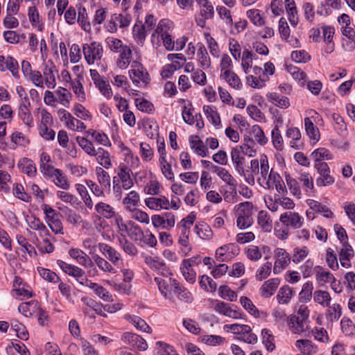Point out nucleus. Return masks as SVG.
I'll return each mask as SVG.
<instances>
[{
	"label": "nucleus",
	"mask_w": 355,
	"mask_h": 355,
	"mask_svg": "<svg viewBox=\"0 0 355 355\" xmlns=\"http://www.w3.org/2000/svg\"><path fill=\"white\" fill-rule=\"evenodd\" d=\"M28 15L32 25L37 26L39 31H42L43 25L40 24V15L35 6L29 8Z\"/></svg>",
	"instance_id": "bf43d9fd"
},
{
	"label": "nucleus",
	"mask_w": 355,
	"mask_h": 355,
	"mask_svg": "<svg viewBox=\"0 0 355 355\" xmlns=\"http://www.w3.org/2000/svg\"><path fill=\"white\" fill-rule=\"evenodd\" d=\"M92 156L96 157L98 163L105 168L109 169L112 167L110 153L103 148L96 149Z\"/></svg>",
	"instance_id": "a211bd4d"
},
{
	"label": "nucleus",
	"mask_w": 355,
	"mask_h": 355,
	"mask_svg": "<svg viewBox=\"0 0 355 355\" xmlns=\"http://www.w3.org/2000/svg\"><path fill=\"white\" fill-rule=\"evenodd\" d=\"M252 209L253 204L248 201L241 202L234 207V211L236 217V225L239 229H247L252 225Z\"/></svg>",
	"instance_id": "f03ea898"
},
{
	"label": "nucleus",
	"mask_w": 355,
	"mask_h": 355,
	"mask_svg": "<svg viewBox=\"0 0 355 355\" xmlns=\"http://www.w3.org/2000/svg\"><path fill=\"white\" fill-rule=\"evenodd\" d=\"M139 200V193L135 191H132L123 199V202L126 206L127 209L131 210L132 207L138 205Z\"/></svg>",
	"instance_id": "3c124183"
},
{
	"label": "nucleus",
	"mask_w": 355,
	"mask_h": 355,
	"mask_svg": "<svg viewBox=\"0 0 355 355\" xmlns=\"http://www.w3.org/2000/svg\"><path fill=\"white\" fill-rule=\"evenodd\" d=\"M252 134L255 140L261 146L267 144L268 138L265 136L263 131L258 125H254L252 128Z\"/></svg>",
	"instance_id": "774afa93"
},
{
	"label": "nucleus",
	"mask_w": 355,
	"mask_h": 355,
	"mask_svg": "<svg viewBox=\"0 0 355 355\" xmlns=\"http://www.w3.org/2000/svg\"><path fill=\"white\" fill-rule=\"evenodd\" d=\"M21 171L28 176H34L36 174L37 169L33 162L26 157L20 159L17 164Z\"/></svg>",
	"instance_id": "5701e85b"
},
{
	"label": "nucleus",
	"mask_w": 355,
	"mask_h": 355,
	"mask_svg": "<svg viewBox=\"0 0 355 355\" xmlns=\"http://www.w3.org/2000/svg\"><path fill=\"white\" fill-rule=\"evenodd\" d=\"M135 104L138 110L150 114L155 110L153 104L145 98H136Z\"/></svg>",
	"instance_id": "680f3d73"
},
{
	"label": "nucleus",
	"mask_w": 355,
	"mask_h": 355,
	"mask_svg": "<svg viewBox=\"0 0 355 355\" xmlns=\"http://www.w3.org/2000/svg\"><path fill=\"white\" fill-rule=\"evenodd\" d=\"M218 293L222 298L230 302H234L237 298V294L226 285H223L219 287Z\"/></svg>",
	"instance_id": "864d4df0"
},
{
	"label": "nucleus",
	"mask_w": 355,
	"mask_h": 355,
	"mask_svg": "<svg viewBox=\"0 0 355 355\" xmlns=\"http://www.w3.org/2000/svg\"><path fill=\"white\" fill-rule=\"evenodd\" d=\"M131 322L132 324L139 330L146 332L151 333L152 329L150 326L145 322L144 320L141 319L139 316L133 315L130 317Z\"/></svg>",
	"instance_id": "e2e57ef3"
},
{
	"label": "nucleus",
	"mask_w": 355,
	"mask_h": 355,
	"mask_svg": "<svg viewBox=\"0 0 355 355\" xmlns=\"http://www.w3.org/2000/svg\"><path fill=\"white\" fill-rule=\"evenodd\" d=\"M51 161L50 156L45 152L40 155V170L44 175L53 178L54 183L61 188L65 189L67 185V179L62 174L61 171L55 168L51 165L48 164Z\"/></svg>",
	"instance_id": "f257e3e1"
},
{
	"label": "nucleus",
	"mask_w": 355,
	"mask_h": 355,
	"mask_svg": "<svg viewBox=\"0 0 355 355\" xmlns=\"http://www.w3.org/2000/svg\"><path fill=\"white\" fill-rule=\"evenodd\" d=\"M129 74L132 82L138 83L139 80L147 84L150 81L149 74L143 65L137 62L132 64Z\"/></svg>",
	"instance_id": "1a4fd4ad"
},
{
	"label": "nucleus",
	"mask_w": 355,
	"mask_h": 355,
	"mask_svg": "<svg viewBox=\"0 0 355 355\" xmlns=\"http://www.w3.org/2000/svg\"><path fill=\"white\" fill-rule=\"evenodd\" d=\"M313 290V286L311 282L308 281L304 284L302 291L299 294L300 301L304 303L309 302L312 297Z\"/></svg>",
	"instance_id": "a19ab883"
},
{
	"label": "nucleus",
	"mask_w": 355,
	"mask_h": 355,
	"mask_svg": "<svg viewBox=\"0 0 355 355\" xmlns=\"http://www.w3.org/2000/svg\"><path fill=\"white\" fill-rule=\"evenodd\" d=\"M244 254L248 259L252 261H257L262 257L261 250L258 246L254 245L248 246L244 250Z\"/></svg>",
	"instance_id": "37998d69"
},
{
	"label": "nucleus",
	"mask_w": 355,
	"mask_h": 355,
	"mask_svg": "<svg viewBox=\"0 0 355 355\" xmlns=\"http://www.w3.org/2000/svg\"><path fill=\"white\" fill-rule=\"evenodd\" d=\"M239 248L234 243H228L218 248L216 251V259L220 262L229 261L239 254Z\"/></svg>",
	"instance_id": "6e6552de"
},
{
	"label": "nucleus",
	"mask_w": 355,
	"mask_h": 355,
	"mask_svg": "<svg viewBox=\"0 0 355 355\" xmlns=\"http://www.w3.org/2000/svg\"><path fill=\"white\" fill-rule=\"evenodd\" d=\"M274 258L275 259L273 272L281 273L291 263V256L284 248H277L274 250Z\"/></svg>",
	"instance_id": "0eeeda50"
},
{
	"label": "nucleus",
	"mask_w": 355,
	"mask_h": 355,
	"mask_svg": "<svg viewBox=\"0 0 355 355\" xmlns=\"http://www.w3.org/2000/svg\"><path fill=\"white\" fill-rule=\"evenodd\" d=\"M83 54L87 62L93 64L95 61L100 60L103 54L102 45L97 42L85 44L83 47Z\"/></svg>",
	"instance_id": "20e7f679"
},
{
	"label": "nucleus",
	"mask_w": 355,
	"mask_h": 355,
	"mask_svg": "<svg viewBox=\"0 0 355 355\" xmlns=\"http://www.w3.org/2000/svg\"><path fill=\"white\" fill-rule=\"evenodd\" d=\"M261 335L263 337V343L265 345L266 348L268 351H272L275 345L273 343L274 341V336L270 331V330L267 329H263L261 331Z\"/></svg>",
	"instance_id": "052dcab7"
},
{
	"label": "nucleus",
	"mask_w": 355,
	"mask_h": 355,
	"mask_svg": "<svg viewBox=\"0 0 355 355\" xmlns=\"http://www.w3.org/2000/svg\"><path fill=\"white\" fill-rule=\"evenodd\" d=\"M295 347L303 354H310L316 352L317 347L307 339H300L295 342Z\"/></svg>",
	"instance_id": "473e14b6"
},
{
	"label": "nucleus",
	"mask_w": 355,
	"mask_h": 355,
	"mask_svg": "<svg viewBox=\"0 0 355 355\" xmlns=\"http://www.w3.org/2000/svg\"><path fill=\"white\" fill-rule=\"evenodd\" d=\"M121 340L125 343L139 351H145L148 349V344L146 340L136 334L125 332L122 335Z\"/></svg>",
	"instance_id": "9d476101"
},
{
	"label": "nucleus",
	"mask_w": 355,
	"mask_h": 355,
	"mask_svg": "<svg viewBox=\"0 0 355 355\" xmlns=\"http://www.w3.org/2000/svg\"><path fill=\"white\" fill-rule=\"evenodd\" d=\"M173 28V23L167 19H161L155 31L151 35V41L153 44L157 45V48L159 46V37L162 38L168 34Z\"/></svg>",
	"instance_id": "423d86ee"
},
{
	"label": "nucleus",
	"mask_w": 355,
	"mask_h": 355,
	"mask_svg": "<svg viewBox=\"0 0 355 355\" xmlns=\"http://www.w3.org/2000/svg\"><path fill=\"white\" fill-rule=\"evenodd\" d=\"M11 329L17 334V336L23 340L28 339V332L26 327L21 322L15 320L11 322Z\"/></svg>",
	"instance_id": "79ce46f5"
},
{
	"label": "nucleus",
	"mask_w": 355,
	"mask_h": 355,
	"mask_svg": "<svg viewBox=\"0 0 355 355\" xmlns=\"http://www.w3.org/2000/svg\"><path fill=\"white\" fill-rule=\"evenodd\" d=\"M9 70L12 76L19 78V64L17 61L11 56H7L6 59L5 71Z\"/></svg>",
	"instance_id": "13d9d810"
},
{
	"label": "nucleus",
	"mask_w": 355,
	"mask_h": 355,
	"mask_svg": "<svg viewBox=\"0 0 355 355\" xmlns=\"http://www.w3.org/2000/svg\"><path fill=\"white\" fill-rule=\"evenodd\" d=\"M203 111L211 123L217 126L220 124V119L218 113L210 105H204Z\"/></svg>",
	"instance_id": "603ef678"
},
{
	"label": "nucleus",
	"mask_w": 355,
	"mask_h": 355,
	"mask_svg": "<svg viewBox=\"0 0 355 355\" xmlns=\"http://www.w3.org/2000/svg\"><path fill=\"white\" fill-rule=\"evenodd\" d=\"M311 157L314 160L315 164L322 162V160H330L333 159V155L330 151L325 148H319L315 149L311 154Z\"/></svg>",
	"instance_id": "7c9ffc66"
},
{
	"label": "nucleus",
	"mask_w": 355,
	"mask_h": 355,
	"mask_svg": "<svg viewBox=\"0 0 355 355\" xmlns=\"http://www.w3.org/2000/svg\"><path fill=\"white\" fill-rule=\"evenodd\" d=\"M285 178L291 193L297 199H300L302 191L297 179L293 178L290 175H286Z\"/></svg>",
	"instance_id": "2f4dec72"
},
{
	"label": "nucleus",
	"mask_w": 355,
	"mask_h": 355,
	"mask_svg": "<svg viewBox=\"0 0 355 355\" xmlns=\"http://www.w3.org/2000/svg\"><path fill=\"white\" fill-rule=\"evenodd\" d=\"M98 246L100 252L115 266L123 263L121 254L114 248L104 243H99Z\"/></svg>",
	"instance_id": "9b49d317"
},
{
	"label": "nucleus",
	"mask_w": 355,
	"mask_h": 355,
	"mask_svg": "<svg viewBox=\"0 0 355 355\" xmlns=\"http://www.w3.org/2000/svg\"><path fill=\"white\" fill-rule=\"evenodd\" d=\"M279 283L280 279L279 278H272L265 282L260 288L261 295L266 298L270 297L275 293Z\"/></svg>",
	"instance_id": "f3484780"
},
{
	"label": "nucleus",
	"mask_w": 355,
	"mask_h": 355,
	"mask_svg": "<svg viewBox=\"0 0 355 355\" xmlns=\"http://www.w3.org/2000/svg\"><path fill=\"white\" fill-rule=\"evenodd\" d=\"M19 116L23 122L29 127L33 125V119L31 116L29 107L25 105H20L19 110Z\"/></svg>",
	"instance_id": "4d7b16f0"
},
{
	"label": "nucleus",
	"mask_w": 355,
	"mask_h": 355,
	"mask_svg": "<svg viewBox=\"0 0 355 355\" xmlns=\"http://www.w3.org/2000/svg\"><path fill=\"white\" fill-rule=\"evenodd\" d=\"M314 168L317 170L320 176L316 179L318 187H327L333 184L334 178L330 175V168L326 162L314 164Z\"/></svg>",
	"instance_id": "39448f33"
},
{
	"label": "nucleus",
	"mask_w": 355,
	"mask_h": 355,
	"mask_svg": "<svg viewBox=\"0 0 355 355\" xmlns=\"http://www.w3.org/2000/svg\"><path fill=\"white\" fill-rule=\"evenodd\" d=\"M147 263L153 270L160 273L164 277H168L173 275L166 263L162 261H159L158 258H150V260L147 261Z\"/></svg>",
	"instance_id": "aec40b11"
},
{
	"label": "nucleus",
	"mask_w": 355,
	"mask_h": 355,
	"mask_svg": "<svg viewBox=\"0 0 355 355\" xmlns=\"http://www.w3.org/2000/svg\"><path fill=\"white\" fill-rule=\"evenodd\" d=\"M293 295V289L288 285L281 287L277 293V299L279 304H287Z\"/></svg>",
	"instance_id": "c85d7f7f"
},
{
	"label": "nucleus",
	"mask_w": 355,
	"mask_h": 355,
	"mask_svg": "<svg viewBox=\"0 0 355 355\" xmlns=\"http://www.w3.org/2000/svg\"><path fill=\"white\" fill-rule=\"evenodd\" d=\"M69 256L76 260V261L83 266H92V261L89 256L83 250L77 248H71L69 251Z\"/></svg>",
	"instance_id": "6ab92c4d"
},
{
	"label": "nucleus",
	"mask_w": 355,
	"mask_h": 355,
	"mask_svg": "<svg viewBox=\"0 0 355 355\" xmlns=\"http://www.w3.org/2000/svg\"><path fill=\"white\" fill-rule=\"evenodd\" d=\"M132 35L135 40L139 45H143L146 39L145 26L141 21H137L133 29Z\"/></svg>",
	"instance_id": "a878e982"
},
{
	"label": "nucleus",
	"mask_w": 355,
	"mask_h": 355,
	"mask_svg": "<svg viewBox=\"0 0 355 355\" xmlns=\"http://www.w3.org/2000/svg\"><path fill=\"white\" fill-rule=\"evenodd\" d=\"M267 96L270 103L280 108L286 109L290 106L289 99L286 96L276 92L269 93Z\"/></svg>",
	"instance_id": "b1692460"
},
{
	"label": "nucleus",
	"mask_w": 355,
	"mask_h": 355,
	"mask_svg": "<svg viewBox=\"0 0 355 355\" xmlns=\"http://www.w3.org/2000/svg\"><path fill=\"white\" fill-rule=\"evenodd\" d=\"M280 221L286 226L295 229L300 228L304 222V218L298 213L287 211L280 216Z\"/></svg>",
	"instance_id": "f8f14e48"
},
{
	"label": "nucleus",
	"mask_w": 355,
	"mask_h": 355,
	"mask_svg": "<svg viewBox=\"0 0 355 355\" xmlns=\"http://www.w3.org/2000/svg\"><path fill=\"white\" fill-rule=\"evenodd\" d=\"M313 300L324 306H329L331 298L327 291L319 290L314 292Z\"/></svg>",
	"instance_id": "58836bf2"
},
{
	"label": "nucleus",
	"mask_w": 355,
	"mask_h": 355,
	"mask_svg": "<svg viewBox=\"0 0 355 355\" xmlns=\"http://www.w3.org/2000/svg\"><path fill=\"white\" fill-rule=\"evenodd\" d=\"M154 355H178L173 347L164 342L157 341Z\"/></svg>",
	"instance_id": "c9c22d12"
},
{
	"label": "nucleus",
	"mask_w": 355,
	"mask_h": 355,
	"mask_svg": "<svg viewBox=\"0 0 355 355\" xmlns=\"http://www.w3.org/2000/svg\"><path fill=\"white\" fill-rule=\"evenodd\" d=\"M231 158L236 171L240 174L243 173L244 157L241 155L238 148H233L231 150Z\"/></svg>",
	"instance_id": "bb28decb"
},
{
	"label": "nucleus",
	"mask_w": 355,
	"mask_h": 355,
	"mask_svg": "<svg viewBox=\"0 0 355 355\" xmlns=\"http://www.w3.org/2000/svg\"><path fill=\"white\" fill-rule=\"evenodd\" d=\"M92 259L99 269L103 272H110L112 274L116 273V270L112 266V265L99 255L94 254L92 256Z\"/></svg>",
	"instance_id": "e433bc0d"
},
{
	"label": "nucleus",
	"mask_w": 355,
	"mask_h": 355,
	"mask_svg": "<svg viewBox=\"0 0 355 355\" xmlns=\"http://www.w3.org/2000/svg\"><path fill=\"white\" fill-rule=\"evenodd\" d=\"M297 180L302 184L305 194L308 196H311L314 192V184L311 174L309 173H301L297 178Z\"/></svg>",
	"instance_id": "dca6fc26"
},
{
	"label": "nucleus",
	"mask_w": 355,
	"mask_h": 355,
	"mask_svg": "<svg viewBox=\"0 0 355 355\" xmlns=\"http://www.w3.org/2000/svg\"><path fill=\"white\" fill-rule=\"evenodd\" d=\"M195 218L194 215L189 214L177 225V229L180 232L178 243L184 248L182 250L186 254L191 250V248L189 246V236L190 228L193 225Z\"/></svg>",
	"instance_id": "7ed1b4c3"
},
{
	"label": "nucleus",
	"mask_w": 355,
	"mask_h": 355,
	"mask_svg": "<svg viewBox=\"0 0 355 355\" xmlns=\"http://www.w3.org/2000/svg\"><path fill=\"white\" fill-rule=\"evenodd\" d=\"M145 203L148 207L155 210L168 209L170 208V202L165 196L148 198L145 200Z\"/></svg>",
	"instance_id": "ddd939ff"
},
{
	"label": "nucleus",
	"mask_w": 355,
	"mask_h": 355,
	"mask_svg": "<svg viewBox=\"0 0 355 355\" xmlns=\"http://www.w3.org/2000/svg\"><path fill=\"white\" fill-rule=\"evenodd\" d=\"M87 13L85 8L80 6L78 8V16L77 21L85 31L89 32L91 30V25L90 23L87 21Z\"/></svg>",
	"instance_id": "de8ad7c7"
},
{
	"label": "nucleus",
	"mask_w": 355,
	"mask_h": 355,
	"mask_svg": "<svg viewBox=\"0 0 355 355\" xmlns=\"http://www.w3.org/2000/svg\"><path fill=\"white\" fill-rule=\"evenodd\" d=\"M304 126L309 137L311 139L318 141L320 138L319 130L308 117L304 119Z\"/></svg>",
	"instance_id": "ea45409f"
},
{
	"label": "nucleus",
	"mask_w": 355,
	"mask_h": 355,
	"mask_svg": "<svg viewBox=\"0 0 355 355\" xmlns=\"http://www.w3.org/2000/svg\"><path fill=\"white\" fill-rule=\"evenodd\" d=\"M316 279L319 282L327 283L332 282L335 277L329 271L324 270L322 267H316Z\"/></svg>",
	"instance_id": "338daca9"
},
{
	"label": "nucleus",
	"mask_w": 355,
	"mask_h": 355,
	"mask_svg": "<svg viewBox=\"0 0 355 355\" xmlns=\"http://www.w3.org/2000/svg\"><path fill=\"white\" fill-rule=\"evenodd\" d=\"M96 212L105 218H111L114 214V208L105 202H98L95 206Z\"/></svg>",
	"instance_id": "f704fd0d"
},
{
	"label": "nucleus",
	"mask_w": 355,
	"mask_h": 355,
	"mask_svg": "<svg viewBox=\"0 0 355 355\" xmlns=\"http://www.w3.org/2000/svg\"><path fill=\"white\" fill-rule=\"evenodd\" d=\"M189 141L190 147L195 153L202 157L207 156L208 149L198 136L191 135Z\"/></svg>",
	"instance_id": "2eb2a0df"
},
{
	"label": "nucleus",
	"mask_w": 355,
	"mask_h": 355,
	"mask_svg": "<svg viewBox=\"0 0 355 355\" xmlns=\"http://www.w3.org/2000/svg\"><path fill=\"white\" fill-rule=\"evenodd\" d=\"M37 271L40 275L45 280L55 283L60 281V277L58 275L53 271L50 270L49 269L44 268L42 267H37Z\"/></svg>",
	"instance_id": "8fccbe9b"
},
{
	"label": "nucleus",
	"mask_w": 355,
	"mask_h": 355,
	"mask_svg": "<svg viewBox=\"0 0 355 355\" xmlns=\"http://www.w3.org/2000/svg\"><path fill=\"white\" fill-rule=\"evenodd\" d=\"M240 303L250 314L254 316L255 318L259 317V310L254 306L250 299L245 296H242L240 298Z\"/></svg>",
	"instance_id": "49530a36"
},
{
	"label": "nucleus",
	"mask_w": 355,
	"mask_h": 355,
	"mask_svg": "<svg viewBox=\"0 0 355 355\" xmlns=\"http://www.w3.org/2000/svg\"><path fill=\"white\" fill-rule=\"evenodd\" d=\"M306 320L295 315H291L288 317L289 329L294 334H302L306 330Z\"/></svg>",
	"instance_id": "4468645a"
},
{
	"label": "nucleus",
	"mask_w": 355,
	"mask_h": 355,
	"mask_svg": "<svg viewBox=\"0 0 355 355\" xmlns=\"http://www.w3.org/2000/svg\"><path fill=\"white\" fill-rule=\"evenodd\" d=\"M217 175L225 182H226L230 187V189H232V192L236 195V181L233 178V176L229 173V171L225 168H222L220 171L218 173Z\"/></svg>",
	"instance_id": "72a5a7b5"
},
{
	"label": "nucleus",
	"mask_w": 355,
	"mask_h": 355,
	"mask_svg": "<svg viewBox=\"0 0 355 355\" xmlns=\"http://www.w3.org/2000/svg\"><path fill=\"white\" fill-rule=\"evenodd\" d=\"M332 118L334 121V128L338 133L341 135H346L347 129L343 117L338 114H334Z\"/></svg>",
	"instance_id": "6e6d98bb"
},
{
	"label": "nucleus",
	"mask_w": 355,
	"mask_h": 355,
	"mask_svg": "<svg viewBox=\"0 0 355 355\" xmlns=\"http://www.w3.org/2000/svg\"><path fill=\"white\" fill-rule=\"evenodd\" d=\"M44 83L49 88H53L55 85V77L54 73V67L53 66H48L45 64L44 67L43 68V74Z\"/></svg>",
	"instance_id": "cd10ccee"
},
{
	"label": "nucleus",
	"mask_w": 355,
	"mask_h": 355,
	"mask_svg": "<svg viewBox=\"0 0 355 355\" xmlns=\"http://www.w3.org/2000/svg\"><path fill=\"white\" fill-rule=\"evenodd\" d=\"M272 141L274 147L277 150H282L283 149V138L282 137L280 130L277 126H275L272 130Z\"/></svg>",
	"instance_id": "69168bd1"
},
{
	"label": "nucleus",
	"mask_w": 355,
	"mask_h": 355,
	"mask_svg": "<svg viewBox=\"0 0 355 355\" xmlns=\"http://www.w3.org/2000/svg\"><path fill=\"white\" fill-rule=\"evenodd\" d=\"M286 137L291 138L290 146L295 149H300L302 144L300 142L301 132L297 128H288L286 131Z\"/></svg>",
	"instance_id": "393cba45"
},
{
	"label": "nucleus",
	"mask_w": 355,
	"mask_h": 355,
	"mask_svg": "<svg viewBox=\"0 0 355 355\" xmlns=\"http://www.w3.org/2000/svg\"><path fill=\"white\" fill-rule=\"evenodd\" d=\"M220 78H223L228 85L236 89H240L242 87V83L241 79L234 71L230 70H225L220 73Z\"/></svg>",
	"instance_id": "412c9836"
},
{
	"label": "nucleus",
	"mask_w": 355,
	"mask_h": 355,
	"mask_svg": "<svg viewBox=\"0 0 355 355\" xmlns=\"http://www.w3.org/2000/svg\"><path fill=\"white\" fill-rule=\"evenodd\" d=\"M194 230L202 239H210L212 238L213 232L207 224H197L195 225Z\"/></svg>",
	"instance_id": "c03bdc74"
},
{
	"label": "nucleus",
	"mask_w": 355,
	"mask_h": 355,
	"mask_svg": "<svg viewBox=\"0 0 355 355\" xmlns=\"http://www.w3.org/2000/svg\"><path fill=\"white\" fill-rule=\"evenodd\" d=\"M76 141L83 150L89 155L92 156L96 149L92 143L85 137H77Z\"/></svg>",
	"instance_id": "0e129e2a"
},
{
	"label": "nucleus",
	"mask_w": 355,
	"mask_h": 355,
	"mask_svg": "<svg viewBox=\"0 0 355 355\" xmlns=\"http://www.w3.org/2000/svg\"><path fill=\"white\" fill-rule=\"evenodd\" d=\"M119 244L126 254L132 257L137 254L138 250L136 246L128 241L125 236L123 239H119Z\"/></svg>",
	"instance_id": "5fc2aeb1"
},
{
	"label": "nucleus",
	"mask_w": 355,
	"mask_h": 355,
	"mask_svg": "<svg viewBox=\"0 0 355 355\" xmlns=\"http://www.w3.org/2000/svg\"><path fill=\"white\" fill-rule=\"evenodd\" d=\"M197 55L198 57L200 65L203 69H207L210 67V64H211L210 58L209 57V55H208V53H207V51L205 46L202 44H200L199 45L198 52H197Z\"/></svg>",
	"instance_id": "4c0bfd02"
},
{
	"label": "nucleus",
	"mask_w": 355,
	"mask_h": 355,
	"mask_svg": "<svg viewBox=\"0 0 355 355\" xmlns=\"http://www.w3.org/2000/svg\"><path fill=\"white\" fill-rule=\"evenodd\" d=\"M132 58V51L128 46H124L121 51L117 62V66L120 69H126Z\"/></svg>",
	"instance_id": "c756f323"
},
{
	"label": "nucleus",
	"mask_w": 355,
	"mask_h": 355,
	"mask_svg": "<svg viewBox=\"0 0 355 355\" xmlns=\"http://www.w3.org/2000/svg\"><path fill=\"white\" fill-rule=\"evenodd\" d=\"M68 275L72 276L80 284L86 279V275L84 270L74 265L68 264Z\"/></svg>",
	"instance_id": "a18cd8bd"
},
{
	"label": "nucleus",
	"mask_w": 355,
	"mask_h": 355,
	"mask_svg": "<svg viewBox=\"0 0 355 355\" xmlns=\"http://www.w3.org/2000/svg\"><path fill=\"white\" fill-rule=\"evenodd\" d=\"M40 304L37 301L32 300L23 302L19 305L18 310L26 317H31L39 309Z\"/></svg>",
	"instance_id": "4be33fe9"
},
{
	"label": "nucleus",
	"mask_w": 355,
	"mask_h": 355,
	"mask_svg": "<svg viewBox=\"0 0 355 355\" xmlns=\"http://www.w3.org/2000/svg\"><path fill=\"white\" fill-rule=\"evenodd\" d=\"M258 223L266 231L270 232L272 228V220L270 218L268 213L264 211H261L258 214Z\"/></svg>",
	"instance_id": "09e8293b"
}]
</instances>
